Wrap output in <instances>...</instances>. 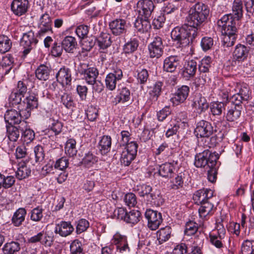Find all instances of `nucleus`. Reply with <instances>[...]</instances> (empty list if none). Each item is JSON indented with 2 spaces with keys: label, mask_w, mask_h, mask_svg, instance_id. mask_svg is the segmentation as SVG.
Returning <instances> with one entry per match:
<instances>
[{
  "label": "nucleus",
  "mask_w": 254,
  "mask_h": 254,
  "mask_svg": "<svg viewBox=\"0 0 254 254\" xmlns=\"http://www.w3.org/2000/svg\"><path fill=\"white\" fill-rule=\"evenodd\" d=\"M171 37L177 47H186L192 42L197 35L196 28L187 23L181 27L177 26L171 31Z\"/></svg>",
  "instance_id": "obj_1"
},
{
  "label": "nucleus",
  "mask_w": 254,
  "mask_h": 254,
  "mask_svg": "<svg viewBox=\"0 0 254 254\" xmlns=\"http://www.w3.org/2000/svg\"><path fill=\"white\" fill-rule=\"evenodd\" d=\"M209 13L208 6L201 2H197L189 10L187 17V23L190 27L196 28L203 23Z\"/></svg>",
  "instance_id": "obj_2"
},
{
  "label": "nucleus",
  "mask_w": 254,
  "mask_h": 254,
  "mask_svg": "<svg viewBox=\"0 0 254 254\" xmlns=\"http://www.w3.org/2000/svg\"><path fill=\"white\" fill-rule=\"evenodd\" d=\"M219 157L218 153H212L207 149L195 155L194 164L197 168L213 167L217 165Z\"/></svg>",
  "instance_id": "obj_3"
},
{
  "label": "nucleus",
  "mask_w": 254,
  "mask_h": 254,
  "mask_svg": "<svg viewBox=\"0 0 254 254\" xmlns=\"http://www.w3.org/2000/svg\"><path fill=\"white\" fill-rule=\"evenodd\" d=\"M18 111L14 109L6 111L4 116V120L7 123L6 125H19L30 117L28 111H24L21 106H18Z\"/></svg>",
  "instance_id": "obj_4"
},
{
  "label": "nucleus",
  "mask_w": 254,
  "mask_h": 254,
  "mask_svg": "<svg viewBox=\"0 0 254 254\" xmlns=\"http://www.w3.org/2000/svg\"><path fill=\"white\" fill-rule=\"evenodd\" d=\"M137 144L134 141H131L127 144L121 153V163L126 166H128L134 159L137 154Z\"/></svg>",
  "instance_id": "obj_5"
},
{
  "label": "nucleus",
  "mask_w": 254,
  "mask_h": 254,
  "mask_svg": "<svg viewBox=\"0 0 254 254\" xmlns=\"http://www.w3.org/2000/svg\"><path fill=\"white\" fill-rule=\"evenodd\" d=\"M38 42V41L35 37L34 33L32 31L30 30L23 34V36L20 41V46L24 49L23 54L24 56L29 53Z\"/></svg>",
  "instance_id": "obj_6"
},
{
  "label": "nucleus",
  "mask_w": 254,
  "mask_h": 254,
  "mask_svg": "<svg viewBox=\"0 0 254 254\" xmlns=\"http://www.w3.org/2000/svg\"><path fill=\"white\" fill-rule=\"evenodd\" d=\"M52 23V19L48 14L45 13L42 14L38 24L39 30L37 33V37L41 38L46 33H53Z\"/></svg>",
  "instance_id": "obj_7"
},
{
  "label": "nucleus",
  "mask_w": 254,
  "mask_h": 254,
  "mask_svg": "<svg viewBox=\"0 0 254 254\" xmlns=\"http://www.w3.org/2000/svg\"><path fill=\"white\" fill-rule=\"evenodd\" d=\"M213 131L214 129L211 124L204 120L199 121L194 129V133L197 137L210 136Z\"/></svg>",
  "instance_id": "obj_8"
},
{
  "label": "nucleus",
  "mask_w": 254,
  "mask_h": 254,
  "mask_svg": "<svg viewBox=\"0 0 254 254\" xmlns=\"http://www.w3.org/2000/svg\"><path fill=\"white\" fill-rule=\"evenodd\" d=\"M154 8V5L151 0H140L137 3V10L139 16L149 18Z\"/></svg>",
  "instance_id": "obj_9"
},
{
  "label": "nucleus",
  "mask_w": 254,
  "mask_h": 254,
  "mask_svg": "<svg viewBox=\"0 0 254 254\" xmlns=\"http://www.w3.org/2000/svg\"><path fill=\"white\" fill-rule=\"evenodd\" d=\"M145 218L148 220V226L151 230L157 229L162 222V215L151 209H147L145 213Z\"/></svg>",
  "instance_id": "obj_10"
},
{
  "label": "nucleus",
  "mask_w": 254,
  "mask_h": 254,
  "mask_svg": "<svg viewBox=\"0 0 254 254\" xmlns=\"http://www.w3.org/2000/svg\"><path fill=\"white\" fill-rule=\"evenodd\" d=\"M113 243L116 246V250L120 253L126 254L130 252L127 238L119 233L115 234L112 239Z\"/></svg>",
  "instance_id": "obj_11"
},
{
  "label": "nucleus",
  "mask_w": 254,
  "mask_h": 254,
  "mask_svg": "<svg viewBox=\"0 0 254 254\" xmlns=\"http://www.w3.org/2000/svg\"><path fill=\"white\" fill-rule=\"evenodd\" d=\"M150 57L152 58H159L163 53V46L162 39L158 36L154 38L153 41L148 45Z\"/></svg>",
  "instance_id": "obj_12"
},
{
  "label": "nucleus",
  "mask_w": 254,
  "mask_h": 254,
  "mask_svg": "<svg viewBox=\"0 0 254 254\" xmlns=\"http://www.w3.org/2000/svg\"><path fill=\"white\" fill-rule=\"evenodd\" d=\"M112 34L116 36L125 34L127 32V22L123 19H116L109 24Z\"/></svg>",
  "instance_id": "obj_13"
},
{
  "label": "nucleus",
  "mask_w": 254,
  "mask_h": 254,
  "mask_svg": "<svg viewBox=\"0 0 254 254\" xmlns=\"http://www.w3.org/2000/svg\"><path fill=\"white\" fill-rule=\"evenodd\" d=\"M236 19L232 13L226 14L218 20L217 25L221 28V30H224V29L230 30L233 28H237L239 21Z\"/></svg>",
  "instance_id": "obj_14"
},
{
  "label": "nucleus",
  "mask_w": 254,
  "mask_h": 254,
  "mask_svg": "<svg viewBox=\"0 0 254 254\" xmlns=\"http://www.w3.org/2000/svg\"><path fill=\"white\" fill-rule=\"evenodd\" d=\"M123 72L121 69H117L113 72L108 73L105 78V84L107 89L113 91L115 89L117 81L121 79Z\"/></svg>",
  "instance_id": "obj_15"
},
{
  "label": "nucleus",
  "mask_w": 254,
  "mask_h": 254,
  "mask_svg": "<svg viewBox=\"0 0 254 254\" xmlns=\"http://www.w3.org/2000/svg\"><path fill=\"white\" fill-rule=\"evenodd\" d=\"M237 28H236L230 30L224 29V30H221L223 35L222 45L224 48L230 47L234 45L237 37Z\"/></svg>",
  "instance_id": "obj_16"
},
{
  "label": "nucleus",
  "mask_w": 254,
  "mask_h": 254,
  "mask_svg": "<svg viewBox=\"0 0 254 254\" xmlns=\"http://www.w3.org/2000/svg\"><path fill=\"white\" fill-rule=\"evenodd\" d=\"M211 58L208 56L202 59L198 65V70L201 74V77L204 82H208L209 69L211 67Z\"/></svg>",
  "instance_id": "obj_17"
},
{
  "label": "nucleus",
  "mask_w": 254,
  "mask_h": 254,
  "mask_svg": "<svg viewBox=\"0 0 254 254\" xmlns=\"http://www.w3.org/2000/svg\"><path fill=\"white\" fill-rule=\"evenodd\" d=\"M213 192L210 189H202L196 191L193 195V199L195 203L200 204L209 199H211Z\"/></svg>",
  "instance_id": "obj_18"
},
{
  "label": "nucleus",
  "mask_w": 254,
  "mask_h": 254,
  "mask_svg": "<svg viewBox=\"0 0 254 254\" xmlns=\"http://www.w3.org/2000/svg\"><path fill=\"white\" fill-rule=\"evenodd\" d=\"M29 7L28 0H13L11 4V9L16 15L21 16L25 14Z\"/></svg>",
  "instance_id": "obj_19"
},
{
  "label": "nucleus",
  "mask_w": 254,
  "mask_h": 254,
  "mask_svg": "<svg viewBox=\"0 0 254 254\" xmlns=\"http://www.w3.org/2000/svg\"><path fill=\"white\" fill-rule=\"evenodd\" d=\"M190 93V87L187 85H182L178 88L172 98L174 104L178 105L184 103L188 98Z\"/></svg>",
  "instance_id": "obj_20"
},
{
  "label": "nucleus",
  "mask_w": 254,
  "mask_h": 254,
  "mask_svg": "<svg viewBox=\"0 0 254 254\" xmlns=\"http://www.w3.org/2000/svg\"><path fill=\"white\" fill-rule=\"evenodd\" d=\"M180 64V59L177 56H170L165 59L163 70L168 72H174Z\"/></svg>",
  "instance_id": "obj_21"
},
{
  "label": "nucleus",
  "mask_w": 254,
  "mask_h": 254,
  "mask_svg": "<svg viewBox=\"0 0 254 254\" xmlns=\"http://www.w3.org/2000/svg\"><path fill=\"white\" fill-rule=\"evenodd\" d=\"M57 81L63 86L69 84L71 81V73L69 68L64 66L60 69L56 75Z\"/></svg>",
  "instance_id": "obj_22"
},
{
  "label": "nucleus",
  "mask_w": 254,
  "mask_h": 254,
  "mask_svg": "<svg viewBox=\"0 0 254 254\" xmlns=\"http://www.w3.org/2000/svg\"><path fill=\"white\" fill-rule=\"evenodd\" d=\"M249 48L242 44H238L235 48L233 53V58L235 61L243 62L247 59L249 53Z\"/></svg>",
  "instance_id": "obj_23"
},
{
  "label": "nucleus",
  "mask_w": 254,
  "mask_h": 254,
  "mask_svg": "<svg viewBox=\"0 0 254 254\" xmlns=\"http://www.w3.org/2000/svg\"><path fill=\"white\" fill-rule=\"evenodd\" d=\"M74 228L70 222L61 221L56 225L55 232L61 236L65 237L70 235L74 231Z\"/></svg>",
  "instance_id": "obj_24"
},
{
  "label": "nucleus",
  "mask_w": 254,
  "mask_h": 254,
  "mask_svg": "<svg viewBox=\"0 0 254 254\" xmlns=\"http://www.w3.org/2000/svg\"><path fill=\"white\" fill-rule=\"evenodd\" d=\"M38 98L34 94H30L23 100L20 106L24 109V111H28L30 116L31 111L38 107Z\"/></svg>",
  "instance_id": "obj_25"
},
{
  "label": "nucleus",
  "mask_w": 254,
  "mask_h": 254,
  "mask_svg": "<svg viewBox=\"0 0 254 254\" xmlns=\"http://www.w3.org/2000/svg\"><path fill=\"white\" fill-rule=\"evenodd\" d=\"M197 66V63L194 60H191L186 62L183 67V76L187 79L193 77L195 74Z\"/></svg>",
  "instance_id": "obj_26"
},
{
  "label": "nucleus",
  "mask_w": 254,
  "mask_h": 254,
  "mask_svg": "<svg viewBox=\"0 0 254 254\" xmlns=\"http://www.w3.org/2000/svg\"><path fill=\"white\" fill-rule=\"evenodd\" d=\"M192 106L200 114L207 110L209 104L205 98L199 94L195 96Z\"/></svg>",
  "instance_id": "obj_27"
},
{
  "label": "nucleus",
  "mask_w": 254,
  "mask_h": 254,
  "mask_svg": "<svg viewBox=\"0 0 254 254\" xmlns=\"http://www.w3.org/2000/svg\"><path fill=\"white\" fill-rule=\"evenodd\" d=\"M230 92L238 93L243 98L244 101H248L250 97L251 92L248 86L244 83H236L230 90Z\"/></svg>",
  "instance_id": "obj_28"
},
{
  "label": "nucleus",
  "mask_w": 254,
  "mask_h": 254,
  "mask_svg": "<svg viewBox=\"0 0 254 254\" xmlns=\"http://www.w3.org/2000/svg\"><path fill=\"white\" fill-rule=\"evenodd\" d=\"M20 131L22 133V138L26 143H30L35 138V133L28 126L27 122H23L19 125Z\"/></svg>",
  "instance_id": "obj_29"
},
{
  "label": "nucleus",
  "mask_w": 254,
  "mask_h": 254,
  "mask_svg": "<svg viewBox=\"0 0 254 254\" xmlns=\"http://www.w3.org/2000/svg\"><path fill=\"white\" fill-rule=\"evenodd\" d=\"M200 204V206L198 209V212L201 217H205L208 215L213 214L215 208H214L211 199H209Z\"/></svg>",
  "instance_id": "obj_30"
},
{
  "label": "nucleus",
  "mask_w": 254,
  "mask_h": 254,
  "mask_svg": "<svg viewBox=\"0 0 254 254\" xmlns=\"http://www.w3.org/2000/svg\"><path fill=\"white\" fill-rule=\"evenodd\" d=\"M27 211L24 208H19L13 214L11 222L15 227H19L25 221Z\"/></svg>",
  "instance_id": "obj_31"
},
{
  "label": "nucleus",
  "mask_w": 254,
  "mask_h": 254,
  "mask_svg": "<svg viewBox=\"0 0 254 254\" xmlns=\"http://www.w3.org/2000/svg\"><path fill=\"white\" fill-rule=\"evenodd\" d=\"M14 65L13 59L10 56H5L2 57V61L0 64V69L4 75L8 74L11 70L14 73L15 69H13Z\"/></svg>",
  "instance_id": "obj_32"
},
{
  "label": "nucleus",
  "mask_w": 254,
  "mask_h": 254,
  "mask_svg": "<svg viewBox=\"0 0 254 254\" xmlns=\"http://www.w3.org/2000/svg\"><path fill=\"white\" fill-rule=\"evenodd\" d=\"M134 27L137 31L140 33L148 32L151 28V25L148 18H144L138 16L134 22Z\"/></svg>",
  "instance_id": "obj_33"
},
{
  "label": "nucleus",
  "mask_w": 254,
  "mask_h": 254,
  "mask_svg": "<svg viewBox=\"0 0 254 254\" xmlns=\"http://www.w3.org/2000/svg\"><path fill=\"white\" fill-rule=\"evenodd\" d=\"M242 106H232L228 108L226 114V119L229 122H235L237 121L240 117Z\"/></svg>",
  "instance_id": "obj_34"
},
{
  "label": "nucleus",
  "mask_w": 254,
  "mask_h": 254,
  "mask_svg": "<svg viewBox=\"0 0 254 254\" xmlns=\"http://www.w3.org/2000/svg\"><path fill=\"white\" fill-rule=\"evenodd\" d=\"M112 138L110 136L103 135L98 143V148L101 154H106L111 150Z\"/></svg>",
  "instance_id": "obj_35"
},
{
  "label": "nucleus",
  "mask_w": 254,
  "mask_h": 254,
  "mask_svg": "<svg viewBox=\"0 0 254 254\" xmlns=\"http://www.w3.org/2000/svg\"><path fill=\"white\" fill-rule=\"evenodd\" d=\"M139 46V41L135 38H130L125 43L123 47V53L126 55L133 54L136 51Z\"/></svg>",
  "instance_id": "obj_36"
},
{
  "label": "nucleus",
  "mask_w": 254,
  "mask_h": 254,
  "mask_svg": "<svg viewBox=\"0 0 254 254\" xmlns=\"http://www.w3.org/2000/svg\"><path fill=\"white\" fill-rule=\"evenodd\" d=\"M64 50L67 53H72L77 46L75 38L71 36H65L61 43Z\"/></svg>",
  "instance_id": "obj_37"
},
{
  "label": "nucleus",
  "mask_w": 254,
  "mask_h": 254,
  "mask_svg": "<svg viewBox=\"0 0 254 254\" xmlns=\"http://www.w3.org/2000/svg\"><path fill=\"white\" fill-rule=\"evenodd\" d=\"M172 233V229L169 226L161 228L156 233L157 240L159 244L167 241L171 237Z\"/></svg>",
  "instance_id": "obj_38"
},
{
  "label": "nucleus",
  "mask_w": 254,
  "mask_h": 254,
  "mask_svg": "<svg viewBox=\"0 0 254 254\" xmlns=\"http://www.w3.org/2000/svg\"><path fill=\"white\" fill-rule=\"evenodd\" d=\"M98 74V69L95 67H92L82 75L88 84L94 85L96 83V78Z\"/></svg>",
  "instance_id": "obj_39"
},
{
  "label": "nucleus",
  "mask_w": 254,
  "mask_h": 254,
  "mask_svg": "<svg viewBox=\"0 0 254 254\" xmlns=\"http://www.w3.org/2000/svg\"><path fill=\"white\" fill-rule=\"evenodd\" d=\"M175 170V166L170 163H165L159 166L158 173L162 177H171Z\"/></svg>",
  "instance_id": "obj_40"
},
{
  "label": "nucleus",
  "mask_w": 254,
  "mask_h": 254,
  "mask_svg": "<svg viewBox=\"0 0 254 254\" xmlns=\"http://www.w3.org/2000/svg\"><path fill=\"white\" fill-rule=\"evenodd\" d=\"M20 250V244L15 241L6 243L2 248V251L4 254H15Z\"/></svg>",
  "instance_id": "obj_41"
},
{
  "label": "nucleus",
  "mask_w": 254,
  "mask_h": 254,
  "mask_svg": "<svg viewBox=\"0 0 254 254\" xmlns=\"http://www.w3.org/2000/svg\"><path fill=\"white\" fill-rule=\"evenodd\" d=\"M6 128L9 139L11 141H16L19 137L20 132H21L19 125L16 126L6 125Z\"/></svg>",
  "instance_id": "obj_42"
},
{
  "label": "nucleus",
  "mask_w": 254,
  "mask_h": 254,
  "mask_svg": "<svg viewBox=\"0 0 254 254\" xmlns=\"http://www.w3.org/2000/svg\"><path fill=\"white\" fill-rule=\"evenodd\" d=\"M141 213L139 211L132 210L127 212L125 221L131 225L137 224L140 220Z\"/></svg>",
  "instance_id": "obj_43"
},
{
  "label": "nucleus",
  "mask_w": 254,
  "mask_h": 254,
  "mask_svg": "<svg viewBox=\"0 0 254 254\" xmlns=\"http://www.w3.org/2000/svg\"><path fill=\"white\" fill-rule=\"evenodd\" d=\"M31 172L30 168L25 163H20L16 173V177L19 180L25 179L30 175Z\"/></svg>",
  "instance_id": "obj_44"
},
{
  "label": "nucleus",
  "mask_w": 254,
  "mask_h": 254,
  "mask_svg": "<svg viewBox=\"0 0 254 254\" xmlns=\"http://www.w3.org/2000/svg\"><path fill=\"white\" fill-rule=\"evenodd\" d=\"M50 70L48 66L41 64L35 71L36 77L41 80H46L49 78Z\"/></svg>",
  "instance_id": "obj_45"
},
{
  "label": "nucleus",
  "mask_w": 254,
  "mask_h": 254,
  "mask_svg": "<svg viewBox=\"0 0 254 254\" xmlns=\"http://www.w3.org/2000/svg\"><path fill=\"white\" fill-rule=\"evenodd\" d=\"M111 35L106 33H102L97 39V42L100 48L105 49L110 47L112 43Z\"/></svg>",
  "instance_id": "obj_46"
},
{
  "label": "nucleus",
  "mask_w": 254,
  "mask_h": 254,
  "mask_svg": "<svg viewBox=\"0 0 254 254\" xmlns=\"http://www.w3.org/2000/svg\"><path fill=\"white\" fill-rule=\"evenodd\" d=\"M232 14L236 20L239 21L243 16V4L241 0H235L232 6Z\"/></svg>",
  "instance_id": "obj_47"
},
{
  "label": "nucleus",
  "mask_w": 254,
  "mask_h": 254,
  "mask_svg": "<svg viewBox=\"0 0 254 254\" xmlns=\"http://www.w3.org/2000/svg\"><path fill=\"white\" fill-rule=\"evenodd\" d=\"M130 98V92L129 89L124 87L120 89L119 94L116 96L115 99L117 103L120 102L125 103L129 100Z\"/></svg>",
  "instance_id": "obj_48"
},
{
  "label": "nucleus",
  "mask_w": 254,
  "mask_h": 254,
  "mask_svg": "<svg viewBox=\"0 0 254 254\" xmlns=\"http://www.w3.org/2000/svg\"><path fill=\"white\" fill-rule=\"evenodd\" d=\"M12 45V43L9 38L4 35H0V55L8 51Z\"/></svg>",
  "instance_id": "obj_49"
},
{
  "label": "nucleus",
  "mask_w": 254,
  "mask_h": 254,
  "mask_svg": "<svg viewBox=\"0 0 254 254\" xmlns=\"http://www.w3.org/2000/svg\"><path fill=\"white\" fill-rule=\"evenodd\" d=\"M185 174L182 172L177 174L175 178L171 181L170 188L176 190L183 187Z\"/></svg>",
  "instance_id": "obj_50"
},
{
  "label": "nucleus",
  "mask_w": 254,
  "mask_h": 254,
  "mask_svg": "<svg viewBox=\"0 0 254 254\" xmlns=\"http://www.w3.org/2000/svg\"><path fill=\"white\" fill-rule=\"evenodd\" d=\"M64 150L65 153L69 157L76 155L77 150L75 140L73 139H69L66 142Z\"/></svg>",
  "instance_id": "obj_51"
},
{
  "label": "nucleus",
  "mask_w": 254,
  "mask_h": 254,
  "mask_svg": "<svg viewBox=\"0 0 254 254\" xmlns=\"http://www.w3.org/2000/svg\"><path fill=\"white\" fill-rule=\"evenodd\" d=\"M219 230L221 231V232L219 233L218 236L213 235L212 234H210L209 236L211 243L217 248L219 249L222 248L223 246L221 240L224 234L225 229L222 228V229H220Z\"/></svg>",
  "instance_id": "obj_52"
},
{
  "label": "nucleus",
  "mask_w": 254,
  "mask_h": 254,
  "mask_svg": "<svg viewBox=\"0 0 254 254\" xmlns=\"http://www.w3.org/2000/svg\"><path fill=\"white\" fill-rule=\"evenodd\" d=\"M163 83L161 81H157L153 85L152 89L149 91V94L152 100H157L161 95Z\"/></svg>",
  "instance_id": "obj_53"
},
{
  "label": "nucleus",
  "mask_w": 254,
  "mask_h": 254,
  "mask_svg": "<svg viewBox=\"0 0 254 254\" xmlns=\"http://www.w3.org/2000/svg\"><path fill=\"white\" fill-rule=\"evenodd\" d=\"M61 102L67 109H70L74 106L73 97L70 93H64L61 95Z\"/></svg>",
  "instance_id": "obj_54"
},
{
  "label": "nucleus",
  "mask_w": 254,
  "mask_h": 254,
  "mask_svg": "<svg viewBox=\"0 0 254 254\" xmlns=\"http://www.w3.org/2000/svg\"><path fill=\"white\" fill-rule=\"evenodd\" d=\"M98 161V157L90 152L85 154L82 159V163L86 167H90Z\"/></svg>",
  "instance_id": "obj_55"
},
{
  "label": "nucleus",
  "mask_w": 254,
  "mask_h": 254,
  "mask_svg": "<svg viewBox=\"0 0 254 254\" xmlns=\"http://www.w3.org/2000/svg\"><path fill=\"white\" fill-rule=\"evenodd\" d=\"M225 109V104L223 102H214L210 105V110L213 115L219 116Z\"/></svg>",
  "instance_id": "obj_56"
},
{
  "label": "nucleus",
  "mask_w": 254,
  "mask_h": 254,
  "mask_svg": "<svg viewBox=\"0 0 254 254\" xmlns=\"http://www.w3.org/2000/svg\"><path fill=\"white\" fill-rule=\"evenodd\" d=\"M43 218V209L38 206L33 209L30 212V219L35 222L40 221Z\"/></svg>",
  "instance_id": "obj_57"
},
{
  "label": "nucleus",
  "mask_w": 254,
  "mask_h": 254,
  "mask_svg": "<svg viewBox=\"0 0 254 254\" xmlns=\"http://www.w3.org/2000/svg\"><path fill=\"white\" fill-rule=\"evenodd\" d=\"M70 251L71 254H84L82 244L78 240H75L71 243Z\"/></svg>",
  "instance_id": "obj_58"
},
{
  "label": "nucleus",
  "mask_w": 254,
  "mask_h": 254,
  "mask_svg": "<svg viewBox=\"0 0 254 254\" xmlns=\"http://www.w3.org/2000/svg\"><path fill=\"white\" fill-rule=\"evenodd\" d=\"M89 226V222L85 219H80L76 222V232L79 234L85 232Z\"/></svg>",
  "instance_id": "obj_59"
},
{
  "label": "nucleus",
  "mask_w": 254,
  "mask_h": 254,
  "mask_svg": "<svg viewBox=\"0 0 254 254\" xmlns=\"http://www.w3.org/2000/svg\"><path fill=\"white\" fill-rule=\"evenodd\" d=\"M253 252H254V241H245L242 246V254H248Z\"/></svg>",
  "instance_id": "obj_60"
},
{
  "label": "nucleus",
  "mask_w": 254,
  "mask_h": 254,
  "mask_svg": "<svg viewBox=\"0 0 254 254\" xmlns=\"http://www.w3.org/2000/svg\"><path fill=\"white\" fill-rule=\"evenodd\" d=\"M197 224L193 221H190L186 224L185 234L188 236L193 235L197 232Z\"/></svg>",
  "instance_id": "obj_61"
},
{
  "label": "nucleus",
  "mask_w": 254,
  "mask_h": 254,
  "mask_svg": "<svg viewBox=\"0 0 254 254\" xmlns=\"http://www.w3.org/2000/svg\"><path fill=\"white\" fill-rule=\"evenodd\" d=\"M148 201H150V203L155 205H160L162 203L163 200L161 196L159 193L155 192H151L149 194L148 197H147Z\"/></svg>",
  "instance_id": "obj_62"
},
{
  "label": "nucleus",
  "mask_w": 254,
  "mask_h": 254,
  "mask_svg": "<svg viewBox=\"0 0 254 254\" xmlns=\"http://www.w3.org/2000/svg\"><path fill=\"white\" fill-rule=\"evenodd\" d=\"M149 78V73L146 69H142L137 70V81L141 84H144L146 83Z\"/></svg>",
  "instance_id": "obj_63"
},
{
  "label": "nucleus",
  "mask_w": 254,
  "mask_h": 254,
  "mask_svg": "<svg viewBox=\"0 0 254 254\" xmlns=\"http://www.w3.org/2000/svg\"><path fill=\"white\" fill-rule=\"evenodd\" d=\"M89 27L85 25H80L77 27L75 33L78 37L81 39L87 37L89 32Z\"/></svg>",
  "instance_id": "obj_64"
}]
</instances>
